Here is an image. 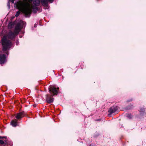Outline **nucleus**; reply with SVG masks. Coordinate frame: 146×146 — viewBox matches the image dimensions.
<instances>
[{
  "label": "nucleus",
  "instance_id": "20e7f679",
  "mask_svg": "<svg viewBox=\"0 0 146 146\" xmlns=\"http://www.w3.org/2000/svg\"><path fill=\"white\" fill-rule=\"evenodd\" d=\"M6 61L5 55L4 54H0V64L4 63Z\"/></svg>",
  "mask_w": 146,
  "mask_h": 146
},
{
  "label": "nucleus",
  "instance_id": "a211bd4d",
  "mask_svg": "<svg viewBox=\"0 0 146 146\" xmlns=\"http://www.w3.org/2000/svg\"><path fill=\"white\" fill-rule=\"evenodd\" d=\"M17 44H18V43L17 42V43H16V44H17Z\"/></svg>",
  "mask_w": 146,
  "mask_h": 146
},
{
  "label": "nucleus",
  "instance_id": "dca6fc26",
  "mask_svg": "<svg viewBox=\"0 0 146 146\" xmlns=\"http://www.w3.org/2000/svg\"><path fill=\"white\" fill-rule=\"evenodd\" d=\"M7 54H8V52H7L6 53Z\"/></svg>",
  "mask_w": 146,
  "mask_h": 146
},
{
  "label": "nucleus",
  "instance_id": "4468645a",
  "mask_svg": "<svg viewBox=\"0 0 146 146\" xmlns=\"http://www.w3.org/2000/svg\"><path fill=\"white\" fill-rule=\"evenodd\" d=\"M14 0H11V2H12V3H14Z\"/></svg>",
  "mask_w": 146,
  "mask_h": 146
},
{
  "label": "nucleus",
  "instance_id": "ddd939ff",
  "mask_svg": "<svg viewBox=\"0 0 146 146\" xmlns=\"http://www.w3.org/2000/svg\"><path fill=\"white\" fill-rule=\"evenodd\" d=\"M4 143V141L3 140H0V144H3Z\"/></svg>",
  "mask_w": 146,
  "mask_h": 146
},
{
  "label": "nucleus",
  "instance_id": "6e6552de",
  "mask_svg": "<svg viewBox=\"0 0 146 146\" xmlns=\"http://www.w3.org/2000/svg\"><path fill=\"white\" fill-rule=\"evenodd\" d=\"M24 112H21L18 113L16 116V118L17 119H19L22 118L24 116Z\"/></svg>",
  "mask_w": 146,
  "mask_h": 146
},
{
  "label": "nucleus",
  "instance_id": "1a4fd4ad",
  "mask_svg": "<svg viewBox=\"0 0 146 146\" xmlns=\"http://www.w3.org/2000/svg\"><path fill=\"white\" fill-rule=\"evenodd\" d=\"M11 123L13 127H16L17 125V120L16 119L12 120L11 122Z\"/></svg>",
  "mask_w": 146,
  "mask_h": 146
},
{
  "label": "nucleus",
  "instance_id": "f3484780",
  "mask_svg": "<svg viewBox=\"0 0 146 146\" xmlns=\"http://www.w3.org/2000/svg\"><path fill=\"white\" fill-rule=\"evenodd\" d=\"M17 44H18V43L17 42V43H16V44H17Z\"/></svg>",
  "mask_w": 146,
  "mask_h": 146
},
{
  "label": "nucleus",
  "instance_id": "2eb2a0df",
  "mask_svg": "<svg viewBox=\"0 0 146 146\" xmlns=\"http://www.w3.org/2000/svg\"><path fill=\"white\" fill-rule=\"evenodd\" d=\"M3 137H1L0 136V139L3 138Z\"/></svg>",
  "mask_w": 146,
  "mask_h": 146
},
{
  "label": "nucleus",
  "instance_id": "f8f14e48",
  "mask_svg": "<svg viewBox=\"0 0 146 146\" xmlns=\"http://www.w3.org/2000/svg\"><path fill=\"white\" fill-rule=\"evenodd\" d=\"M20 13V11H18L16 13L15 15V16L16 17H17L19 15Z\"/></svg>",
  "mask_w": 146,
  "mask_h": 146
},
{
  "label": "nucleus",
  "instance_id": "7ed1b4c3",
  "mask_svg": "<svg viewBox=\"0 0 146 146\" xmlns=\"http://www.w3.org/2000/svg\"><path fill=\"white\" fill-rule=\"evenodd\" d=\"M59 88H57L55 86H52L49 88V91L52 96L56 95L58 93Z\"/></svg>",
  "mask_w": 146,
  "mask_h": 146
},
{
  "label": "nucleus",
  "instance_id": "9b49d317",
  "mask_svg": "<svg viewBox=\"0 0 146 146\" xmlns=\"http://www.w3.org/2000/svg\"><path fill=\"white\" fill-rule=\"evenodd\" d=\"M12 24L11 23H9L8 25V27L9 28H11L12 27Z\"/></svg>",
  "mask_w": 146,
  "mask_h": 146
},
{
  "label": "nucleus",
  "instance_id": "9d476101",
  "mask_svg": "<svg viewBox=\"0 0 146 146\" xmlns=\"http://www.w3.org/2000/svg\"><path fill=\"white\" fill-rule=\"evenodd\" d=\"M110 113H112L114 112V111L113 110L112 108H111L108 111Z\"/></svg>",
  "mask_w": 146,
  "mask_h": 146
},
{
  "label": "nucleus",
  "instance_id": "f03ea898",
  "mask_svg": "<svg viewBox=\"0 0 146 146\" xmlns=\"http://www.w3.org/2000/svg\"><path fill=\"white\" fill-rule=\"evenodd\" d=\"M17 33L10 32L7 36H4L1 41V43L3 46V50L5 52L9 48H10L12 45V43L11 41L9 40L8 39H13Z\"/></svg>",
  "mask_w": 146,
  "mask_h": 146
},
{
  "label": "nucleus",
  "instance_id": "39448f33",
  "mask_svg": "<svg viewBox=\"0 0 146 146\" xmlns=\"http://www.w3.org/2000/svg\"><path fill=\"white\" fill-rule=\"evenodd\" d=\"M54 0H41V2L43 5L46 6L48 4V2L52 3Z\"/></svg>",
  "mask_w": 146,
  "mask_h": 146
},
{
  "label": "nucleus",
  "instance_id": "f257e3e1",
  "mask_svg": "<svg viewBox=\"0 0 146 146\" xmlns=\"http://www.w3.org/2000/svg\"><path fill=\"white\" fill-rule=\"evenodd\" d=\"M29 3L19 2L15 4L14 6L26 15L31 14L32 9H36V6L40 4L39 0H29Z\"/></svg>",
  "mask_w": 146,
  "mask_h": 146
},
{
  "label": "nucleus",
  "instance_id": "0eeeda50",
  "mask_svg": "<svg viewBox=\"0 0 146 146\" xmlns=\"http://www.w3.org/2000/svg\"><path fill=\"white\" fill-rule=\"evenodd\" d=\"M21 26L20 23H18L16 25L15 27V32L18 33L21 30Z\"/></svg>",
  "mask_w": 146,
  "mask_h": 146
},
{
  "label": "nucleus",
  "instance_id": "6ab92c4d",
  "mask_svg": "<svg viewBox=\"0 0 146 146\" xmlns=\"http://www.w3.org/2000/svg\"><path fill=\"white\" fill-rule=\"evenodd\" d=\"M34 26H35V27H36V26H35V25Z\"/></svg>",
  "mask_w": 146,
  "mask_h": 146
},
{
  "label": "nucleus",
  "instance_id": "423d86ee",
  "mask_svg": "<svg viewBox=\"0 0 146 146\" xmlns=\"http://www.w3.org/2000/svg\"><path fill=\"white\" fill-rule=\"evenodd\" d=\"M46 96V101L48 103H51L53 102V98H52L50 96H49L48 95H47Z\"/></svg>",
  "mask_w": 146,
  "mask_h": 146
}]
</instances>
